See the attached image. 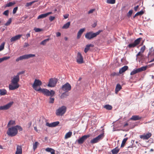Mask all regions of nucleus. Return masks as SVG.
Returning a JSON list of instances; mask_svg holds the SVG:
<instances>
[{"label":"nucleus","mask_w":154,"mask_h":154,"mask_svg":"<svg viewBox=\"0 0 154 154\" xmlns=\"http://www.w3.org/2000/svg\"><path fill=\"white\" fill-rule=\"evenodd\" d=\"M116 2V0H107L106 2L109 4H114Z\"/></svg>","instance_id":"39"},{"label":"nucleus","mask_w":154,"mask_h":154,"mask_svg":"<svg viewBox=\"0 0 154 154\" xmlns=\"http://www.w3.org/2000/svg\"><path fill=\"white\" fill-rule=\"evenodd\" d=\"M34 130H35L37 132H38V130L37 129V128L36 127H34Z\"/></svg>","instance_id":"63"},{"label":"nucleus","mask_w":154,"mask_h":154,"mask_svg":"<svg viewBox=\"0 0 154 154\" xmlns=\"http://www.w3.org/2000/svg\"><path fill=\"white\" fill-rule=\"evenodd\" d=\"M57 81V79L55 78H51L49 79L47 86L49 87H54L56 86Z\"/></svg>","instance_id":"8"},{"label":"nucleus","mask_w":154,"mask_h":154,"mask_svg":"<svg viewBox=\"0 0 154 154\" xmlns=\"http://www.w3.org/2000/svg\"><path fill=\"white\" fill-rule=\"evenodd\" d=\"M26 37H27V38H28L29 37H30V34L29 33H28L26 35Z\"/></svg>","instance_id":"61"},{"label":"nucleus","mask_w":154,"mask_h":154,"mask_svg":"<svg viewBox=\"0 0 154 154\" xmlns=\"http://www.w3.org/2000/svg\"><path fill=\"white\" fill-rule=\"evenodd\" d=\"M37 2V0H35L29 3H27L25 5V6L26 7H29V6L31 5L34 3Z\"/></svg>","instance_id":"31"},{"label":"nucleus","mask_w":154,"mask_h":154,"mask_svg":"<svg viewBox=\"0 0 154 154\" xmlns=\"http://www.w3.org/2000/svg\"><path fill=\"white\" fill-rule=\"evenodd\" d=\"M66 107L64 106L59 107L56 111V115L57 116H62L66 112Z\"/></svg>","instance_id":"6"},{"label":"nucleus","mask_w":154,"mask_h":154,"mask_svg":"<svg viewBox=\"0 0 154 154\" xmlns=\"http://www.w3.org/2000/svg\"><path fill=\"white\" fill-rule=\"evenodd\" d=\"M85 28L81 29H80L79 30L77 34V38L78 39H79L80 38L82 35V34L83 32L85 31Z\"/></svg>","instance_id":"18"},{"label":"nucleus","mask_w":154,"mask_h":154,"mask_svg":"<svg viewBox=\"0 0 154 154\" xmlns=\"http://www.w3.org/2000/svg\"><path fill=\"white\" fill-rule=\"evenodd\" d=\"M7 134L9 136L12 137L16 136L17 134V130L15 126L9 128L7 132Z\"/></svg>","instance_id":"4"},{"label":"nucleus","mask_w":154,"mask_h":154,"mask_svg":"<svg viewBox=\"0 0 154 154\" xmlns=\"http://www.w3.org/2000/svg\"><path fill=\"white\" fill-rule=\"evenodd\" d=\"M141 117H140L138 115H134L132 116L130 119V120L137 121L140 120L141 119Z\"/></svg>","instance_id":"19"},{"label":"nucleus","mask_w":154,"mask_h":154,"mask_svg":"<svg viewBox=\"0 0 154 154\" xmlns=\"http://www.w3.org/2000/svg\"><path fill=\"white\" fill-rule=\"evenodd\" d=\"M34 30L36 32H40L42 31L43 30V29H41L39 28H37L36 27H35L34 28Z\"/></svg>","instance_id":"41"},{"label":"nucleus","mask_w":154,"mask_h":154,"mask_svg":"<svg viewBox=\"0 0 154 154\" xmlns=\"http://www.w3.org/2000/svg\"><path fill=\"white\" fill-rule=\"evenodd\" d=\"M32 123V122H30L29 123L28 125L29 127H30L31 126Z\"/></svg>","instance_id":"60"},{"label":"nucleus","mask_w":154,"mask_h":154,"mask_svg":"<svg viewBox=\"0 0 154 154\" xmlns=\"http://www.w3.org/2000/svg\"><path fill=\"white\" fill-rule=\"evenodd\" d=\"M35 54H26L20 56L17 58L16 60V62H18L23 60L28 59L30 58L35 57Z\"/></svg>","instance_id":"5"},{"label":"nucleus","mask_w":154,"mask_h":154,"mask_svg":"<svg viewBox=\"0 0 154 154\" xmlns=\"http://www.w3.org/2000/svg\"><path fill=\"white\" fill-rule=\"evenodd\" d=\"M68 92L65 91L63 93L60 97V98L61 99H63L64 98L66 97L67 96H69V94Z\"/></svg>","instance_id":"23"},{"label":"nucleus","mask_w":154,"mask_h":154,"mask_svg":"<svg viewBox=\"0 0 154 154\" xmlns=\"http://www.w3.org/2000/svg\"><path fill=\"white\" fill-rule=\"evenodd\" d=\"M146 47L145 45H144L143 47H142L140 49V51L143 53Z\"/></svg>","instance_id":"49"},{"label":"nucleus","mask_w":154,"mask_h":154,"mask_svg":"<svg viewBox=\"0 0 154 154\" xmlns=\"http://www.w3.org/2000/svg\"><path fill=\"white\" fill-rule=\"evenodd\" d=\"M104 108L106 109L110 110H111L112 108V107L111 105L109 104H107L105 105L104 106Z\"/></svg>","instance_id":"35"},{"label":"nucleus","mask_w":154,"mask_h":154,"mask_svg":"<svg viewBox=\"0 0 154 154\" xmlns=\"http://www.w3.org/2000/svg\"><path fill=\"white\" fill-rule=\"evenodd\" d=\"M52 123L53 127H55L58 125L59 124L60 122L59 121H56Z\"/></svg>","instance_id":"45"},{"label":"nucleus","mask_w":154,"mask_h":154,"mask_svg":"<svg viewBox=\"0 0 154 154\" xmlns=\"http://www.w3.org/2000/svg\"><path fill=\"white\" fill-rule=\"evenodd\" d=\"M51 14H52L51 12H49L45 14H42L38 16V17H37V19H42V18H44L47 17L48 15H49Z\"/></svg>","instance_id":"16"},{"label":"nucleus","mask_w":154,"mask_h":154,"mask_svg":"<svg viewBox=\"0 0 154 154\" xmlns=\"http://www.w3.org/2000/svg\"><path fill=\"white\" fill-rule=\"evenodd\" d=\"M139 8V5H137L136 6L134 7V10L135 11H136L137 10V9Z\"/></svg>","instance_id":"57"},{"label":"nucleus","mask_w":154,"mask_h":154,"mask_svg":"<svg viewBox=\"0 0 154 154\" xmlns=\"http://www.w3.org/2000/svg\"><path fill=\"white\" fill-rule=\"evenodd\" d=\"M61 35V33L60 32H57L56 33V36L57 37H59Z\"/></svg>","instance_id":"59"},{"label":"nucleus","mask_w":154,"mask_h":154,"mask_svg":"<svg viewBox=\"0 0 154 154\" xmlns=\"http://www.w3.org/2000/svg\"><path fill=\"white\" fill-rule=\"evenodd\" d=\"M5 44V43L3 42L0 45V51L4 49Z\"/></svg>","instance_id":"47"},{"label":"nucleus","mask_w":154,"mask_h":154,"mask_svg":"<svg viewBox=\"0 0 154 154\" xmlns=\"http://www.w3.org/2000/svg\"><path fill=\"white\" fill-rule=\"evenodd\" d=\"M142 39L141 38H137L135 40L133 43L129 44L127 47L130 48H134L139 44L141 40Z\"/></svg>","instance_id":"10"},{"label":"nucleus","mask_w":154,"mask_h":154,"mask_svg":"<svg viewBox=\"0 0 154 154\" xmlns=\"http://www.w3.org/2000/svg\"><path fill=\"white\" fill-rule=\"evenodd\" d=\"M128 67L127 66H125L122 67L121 69H120L119 71V73L120 74H121L123 72H124L125 71H126L128 69Z\"/></svg>","instance_id":"20"},{"label":"nucleus","mask_w":154,"mask_h":154,"mask_svg":"<svg viewBox=\"0 0 154 154\" xmlns=\"http://www.w3.org/2000/svg\"><path fill=\"white\" fill-rule=\"evenodd\" d=\"M61 89L63 91L68 92V91H70L71 90V86L69 83L67 82L62 85Z\"/></svg>","instance_id":"11"},{"label":"nucleus","mask_w":154,"mask_h":154,"mask_svg":"<svg viewBox=\"0 0 154 154\" xmlns=\"http://www.w3.org/2000/svg\"><path fill=\"white\" fill-rule=\"evenodd\" d=\"M72 135V132L69 131L67 133L65 136V138H67L70 137Z\"/></svg>","instance_id":"37"},{"label":"nucleus","mask_w":154,"mask_h":154,"mask_svg":"<svg viewBox=\"0 0 154 154\" xmlns=\"http://www.w3.org/2000/svg\"><path fill=\"white\" fill-rule=\"evenodd\" d=\"M22 35H18L13 37L10 39L11 41V42H14L19 39Z\"/></svg>","instance_id":"17"},{"label":"nucleus","mask_w":154,"mask_h":154,"mask_svg":"<svg viewBox=\"0 0 154 154\" xmlns=\"http://www.w3.org/2000/svg\"><path fill=\"white\" fill-rule=\"evenodd\" d=\"M147 68V66H142L136 69H134L130 73L131 75H134L137 73L146 70Z\"/></svg>","instance_id":"7"},{"label":"nucleus","mask_w":154,"mask_h":154,"mask_svg":"<svg viewBox=\"0 0 154 154\" xmlns=\"http://www.w3.org/2000/svg\"><path fill=\"white\" fill-rule=\"evenodd\" d=\"M16 152L22 153V148L21 146L17 145Z\"/></svg>","instance_id":"28"},{"label":"nucleus","mask_w":154,"mask_h":154,"mask_svg":"<svg viewBox=\"0 0 154 154\" xmlns=\"http://www.w3.org/2000/svg\"><path fill=\"white\" fill-rule=\"evenodd\" d=\"M7 91L5 89H0V95H4L7 94Z\"/></svg>","instance_id":"26"},{"label":"nucleus","mask_w":154,"mask_h":154,"mask_svg":"<svg viewBox=\"0 0 154 154\" xmlns=\"http://www.w3.org/2000/svg\"><path fill=\"white\" fill-rule=\"evenodd\" d=\"M39 144L38 142H35V143L33 144V149L35 150L37 148L38 145Z\"/></svg>","instance_id":"40"},{"label":"nucleus","mask_w":154,"mask_h":154,"mask_svg":"<svg viewBox=\"0 0 154 154\" xmlns=\"http://www.w3.org/2000/svg\"><path fill=\"white\" fill-rule=\"evenodd\" d=\"M144 13V12L141 10L140 11L137 13L133 17V18H134L136 17L139 15H141Z\"/></svg>","instance_id":"30"},{"label":"nucleus","mask_w":154,"mask_h":154,"mask_svg":"<svg viewBox=\"0 0 154 154\" xmlns=\"http://www.w3.org/2000/svg\"><path fill=\"white\" fill-rule=\"evenodd\" d=\"M132 13V10H130L127 14V16L130 17L131 16Z\"/></svg>","instance_id":"42"},{"label":"nucleus","mask_w":154,"mask_h":154,"mask_svg":"<svg viewBox=\"0 0 154 154\" xmlns=\"http://www.w3.org/2000/svg\"><path fill=\"white\" fill-rule=\"evenodd\" d=\"M29 44L28 43L25 42L24 43V45L23 47L24 48H26L27 47H28L29 46Z\"/></svg>","instance_id":"54"},{"label":"nucleus","mask_w":154,"mask_h":154,"mask_svg":"<svg viewBox=\"0 0 154 154\" xmlns=\"http://www.w3.org/2000/svg\"><path fill=\"white\" fill-rule=\"evenodd\" d=\"M15 154H22V153L19 152H16Z\"/></svg>","instance_id":"64"},{"label":"nucleus","mask_w":154,"mask_h":154,"mask_svg":"<svg viewBox=\"0 0 154 154\" xmlns=\"http://www.w3.org/2000/svg\"><path fill=\"white\" fill-rule=\"evenodd\" d=\"M97 25V23L96 22H95L94 23V24H92V27H93V28H94Z\"/></svg>","instance_id":"56"},{"label":"nucleus","mask_w":154,"mask_h":154,"mask_svg":"<svg viewBox=\"0 0 154 154\" xmlns=\"http://www.w3.org/2000/svg\"><path fill=\"white\" fill-rule=\"evenodd\" d=\"M102 31V30H99L97 32L95 33L92 31L88 32L85 35V38L88 40H91L99 35Z\"/></svg>","instance_id":"3"},{"label":"nucleus","mask_w":154,"mask_h":154,"mask_svg":"<svg viewBox=\"0 0 154 154\" xmlns=\"http://www.w3.org/2000/svg\"><path fill=\"white\" fill-rule=\"evenodd\" d=\"M90 136L89 134L84 135L79 140H78V142L79 144H82L83 143L84 141Z\"/></svg>","instance_id":"12"},{"label":"nucleus","mask_w":154,"mask_h":154,"mask_svg":"<svg viewBox=\"0 0 154 154\" xmlns=\"http://www.w3.org/2000/svg\"><path fill=\"white\" fill-rule=\"evenodd\" d=\"M50 39L49 38L44 40L40 43V45H45L46 43Z\"/></svg>","instance_id":"33"},{"label":"nucleus","mask_w":154,"mask_h":154,"mask_svg":"<svg viewBox=\"0 0 154 154\" xmlns=\"http://www.w3.org/2000/svg\"><path fill=\"white\" fill-rule=\"evenodd\" d=\"M104 136V133L101 134L91 140L90 142L92 144L96 143L102 139L103 137Z\"/></svg>","instance_id":"9"},{"label":"nucleus","mask_w":154,"mask_h":154,"mask_svg":"<svg viewBox=\"0 0 154 154\" xmlns=\"http://www.w3.org/2000/svg\"><path fill=\"white\" fill-rule=\"evenodd\" d=\"M128 139V138L127 137L123 139V140L122 141L121 146V147H123L124 146L125 144L126 141Z\"/></svg>","instance_id":"34"},{"label":"nucleus","mask_w":154,"mask_h":154,"mask_svg":"<svg viewBox=\"0 0 154 154\" xmlns=\"http://www.w3.org/2000/svg\"><path fill=\"white\" fill-rule=\"evenodd\" d=\"M69 16V14H66L65 15H63V17L65 19H66L68 18Z\"/></svg>","instance_id":"55"},{"label":"nucleus","mask_w":154,"mask_h":154,"mask_svg":"<svg viewBox=\"0 0 154 154\" xmlns=\"http://www.w3.org/2000/svg\"><path fill=\"white\" fill-rule=\"evenodd\" d=\"M17 9H18V7H15V8H14L13 11V14H15L16 13Z\"/></svg>","instance_id":"50"},{"label":"nucleus","mask_w":154,"mask_h":154,"mask_svg":"<svg viewBox=\"0 0 154 154\" xmlns=\"http://www.w3.org/2000/svg\"><path fill=\"white\" fill-rule=\"evenodd\" d=\"M24 71H22L21 72H19L17 73V75H18V76H19V75L21 74H23L24 73Z\"/></svg>","instance_id":"53"},{"label":"nucleus","mask_w":154,"mask_h":154,"mask_svg":"<svg viewBox=\"0 0 154 154\" xmlns=\"http://www.w3.org/2000/svg\"><path fill=\"white\" fill-rule=\"evenodd\" d=\"M95 9H91L88 12V14H90L93 13V12L95 11Z\"/></svg>","instance_id":"52"},{"label":"nucleus","mask_w":154,"mask_h":154,"mask_svg":"<svg viewBox=\"0 0 154 154\" xmlns=\"http://www.w3.org/2000/svg\"><path fill=\"white\" fill-rule=\"evenodd\" d=\"M141 52L140 51L139 52H138V53L136 55V57H137V58H136V59H137V57L138 56H140V55H141ZM141 56H142V55H141Z\"/></svg>","instance_id":"58"},{"label":"nucleus","mask_w":154,"mask_h":154,"mask_svg":"<svg viewBox=\"0 0 154 154\" xmlns=\"http://www.w3.org/2000/svg\"><path fill=\"white\" fill-rule=\"evenodd\" d=\"M152 135V134L151 133L148 132L145 134H144L140 136V137L143 140H147Z\"/></svg>","instance_id":"15"},{"label":"nucleus","mask_w":154,"mask_h":154,"mask_svg":"<svg viewBox=\"0 0 154 154\" xmlns=\"http://www.w3.org/2000/svg\"><path fill=\"white\" fill-rule=\"evenodd\" d=\"M10 58V57H5L2 58H0V63L3 61L7 60Z\"/></svg>","instance_id":"36"},{"label":"nucleus","mask_w":154,"mask_h":154,"mask_svg":"<svg viewBox=\"0 0 154 154\" xmlns=\"http://www.w3.org/2000/svg\"><path fill=\"white\" fill-rule=\"evenodd\" d=\"M55 17L54 16H51L49 18V20L51 21H52L55 19Z\"/></svg>","instance_id":"51"},{"label":"nucleus","mask_w":154,"mask_h":154,"mask_svg":"<svg viewBox=\"0 0 154 154\" xmlns=\"http://www.w3.org/2000/svg\"><path fill=\"white\" fill-rule=\"evenodd\" d=\"M112 75H113V76H115V75H118V74L117 73H116L115 72H114L112 74Z\"/></svg>","instance_id":"62"},{"label":"nucleus","mask_w":154,"mask_h":154,"mask_svg":"<svg viewBox=\"0 0 154 154\" xmlns=\"http://www.w3.org/2000/svg\"><path fill=\"white\" fill-rule=\"evenodd\" d=\"M19 81L20 78L18 75H14L11 79V84L9 85V90H13L18 88L19 87L18 83Z\"/></svg>","instance_id":"2"},{"label":"nucleus","mask_w":154,"mask_h":154,"mask_svg":"<svg viewBox=\"0 0 154 154\" xmlns=\"http://www.w3.org/2000/svg\"><path fill=\"white\" fill-rule=\"evenodd\" d=\"M11 21L12 19L11 18H9L7 22L5 23V25L6 26H9L11 23Z\"/></svg>","instance_id":"38"},{"label":"nucleus","mask_w":154,"mask_h":154,"mask_svg":"<svg viewBox=\"0 0 154 154\" xmlns=\"http://www.w3.org/2000/svg\"><path fill=\"white\" fill-rule=\"evenodd\" d=\"M45 151L48 152H50L51 154H55V150L52 148H47L45 149Z\"/></svg>","instance_id":"22"},{"label":"nucleus","mask_w":154,"mask_h":154,"mask_svg":"<svg viewBox=\"0 0 154 154\" xmlns=\"http://www.w3.org/2000/svg\"><path fill=\"white\" fill-rule=\"evenodd\" d=\"M119 149L117 147H116L115 148L112 149L111 150V152L112 154H117L119 152Z\"/></svg>","instance_id":"24"},{"label":"nucleus","mask_w":154,"mask_h":154,"mask_svg":"<svg viewBox=\"0 0 154 154\" xmlns=\"http://www.w3.org/2000/svg\"><path fill=\"white\" fill-rule=\"evenodd\" d=\"M16 124L15 122L14 121L10 120L8 122L7 126L8 127H10L11 125H14Z\"/></svg>","instance_id":"29"},{"label":"nucleus","mask_w":154,"mask_h":154,"mask_svg":"<svg viewBox=\"0 0 154 154\" xmlns=\"http://www.w3.org/2000/svg\"><path fill=\"white\" fill-rule=\"evenodd\" d=\"M13 103V102H10L6 105L0 106V110H5L9 109Z\"/></svg>","instance_id":"13"},{"label":"nucleus","mask_w":154,"mask_h":154,"mask_svg":"<svg viewBox=\"0 0 154 154\" xmlns=\"http://www.w3.org/2000/svg\"><path fill=\"white\" fill-rule=\"evenodd\" d=\"M9 11L8 10H7L5 11L3 13V14L5 16H8V15Z\"/></svg>","instance_id":"48"},{"label":"nucleus","mask_w":154,"mask_h":154,"mask_svg":"<svg viewBox=\"0 0 154 154\" xmlns=\"http://www.w3.org/2000/svg\"><path fill=\"white\" fill-rule=\"evenodd\" d=\"M15 4V2H10L6 4L5 5V7H11L13 5Z\"/></svg>","instance_id":"32"},{"label":"nucleus","mask_w":154,"mask_h":154,"mask_svg":"<svg viewBox=\"0 0 154 154\" xmlns=\"http://www.w3.org/2000/svg\"><path fill=\"white\" fill-rule=\"evenodd\" d=\"M122 88V87L121 85L119 84H117L116 87L115 89V92L117 93L119 91H120Z\"/></svg>","instance_id":"25"},{"label":"nucleus","mask_w":154,"mask_h":154,"mask_svg":"<svg viewBox=\"0 0 154 154\" xmlns=\"http://www.w3.org/2000/svg\"><path fill=\"white\" fill-rule=\"evenodd\" d=\"M52 124V122L49 123L48 122H47L46 124V125L49 127H53V124Z\"/></svg>","instance_id":"46"},{"label":"nucleus","mask_w":154,"mask_h":154,"mask_svg":"<svg viewBox=\"0 0 154 154\" xmlns=\"http://www.w3.org/2000/svg\"><path fill=\"white\" fill-rule=\"evenodd\" d=\"M51 97L49 98V103H54V98H52V97L50 96Z\"/></svg>","instance_id":"43"},{"label":"nucleus","mask_w":154,"mask_h":154,"mask_svg":"<svg viewBox=\"0 0 154 154\" xmlns=\"http://www.w3.org/2000/svg\"><path fill=\"white\" fill-rule=\"evenodd\" d=\"M76 61L79 64H81L83 62V57L82 56L81 53L80 52H78V53L76 58Z\"/></svg>","instance_id":"14"},{"label":"nucleus","mask_w":154,"mask_h":154,"mask_svg":"<svg viewBox=\"0 0 154 154\" xmlns=\"http://www.w3.org/2000/svg\"><path fill=\"white\" fill-rule=\"evenodd\" d=\"M94 46L93 45L91 44L87 45L85 48L84 52L86 53L89 50L90 47H93Z\"/></svg>","instance_id":"21"},{"label":"nucleus","mask_w":154,"mask_h":154,"mask_svg":"<svg viewBox=\"0 0 154 154\" xmlns=\"http://www.w3.org/2000/svg\"><path fill=\"white\" fill-rule=\"evenodd\" d=\"M70 22H68L66 23L62 27L63 29H67L68 28L70 25Z\"/></svg>","instance_id":"27"},{"label":"nucleus","mask_w":154,"mask_h":154,"mask_svg":"<svg viewBox=\"0 0 154 154\" xmlns=\"http://www.w3.org/2000/svg\"><path fill=\"white\" fill-rule=\"evenodd\" d=\"M16 128H17V130H18L19 131H22L23 129L19 125H17L15 126Z\"/></svg>","instance_id":"44"},{"label":"nucleus","mask_w":154,"mask_h":154,"mask_svg":"<svg viewBox=\"0 0 154 154\" xmlns=\"http://www.w3.org/2000/svg\"><path fill=\"white\" fill-rule=\"evenodd\" d=\"M42 84V82L40 80L35 79L32 87L35 90L40 93H42L45 96L53 97L55 94V91L53 90H51L50 91L46 88H42L40 87L39 88H37L38 86H40Z\"/></svg>","instance_id":"1"}]
</instances>
